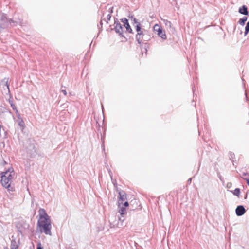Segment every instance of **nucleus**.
Returning a JSON list of instances; mask_svg holds the SVG:
<instances>
[{
  "label": "nucleus",
  "mask_w": 249,
  "mask_h": 249,
  "mask_svg": "<svg viewBox=\"0 0 249 249\" xmlns=\"http://www.w3.org/2000/svg\"><path fill=\"white\" fill-rule=\"evenodd\" d=\"M10 105L11 106L12 104H14L12 102L10 101Z\"/></svg>",
  "instance_id": "f704fd0d"
},
{
  "label": "nucleus",
  "mask_w": 249,
  "mask_h": 249,
  "mask_svg": "<svg viewBox=\"0 0 249 249\" xmlns=\"http://www.w3.org/2000/svg\"><path fill=\"white\" fill-rule=\"evenodd\" d=\"M8 21H9L10 24H12V23H15L12 19H9L8 20Z\"/></svg>",
  "instance_id": "a878e982"
},
{
  "label": "nucleus",
  "mask_w": 249,
  "mask_h": 249,
  "mask_svg": "<svg viewBox=\"0 0 249 249\" xmlns=\"http://www.w3.org/2000/svg\"><path fill=\"white\" fill-rule=\"evenodd\" d=\"M102 111L103 112L104 107H103V105H102Z\"/></svg>",
  "instance_id": "2f4dec72"
},
{
  "label": "nucleus",
  "mask_w": 249,
  "mask_h": 249,
  "mask_svg": "<svg viewBox=\"0 0 249 249\" xmlns=\"http://www.w3.org/2000/svg\"><path fill=\"white\" fill-rule=\"evenodd\" d=\"M122 204H118V207L119 209L118 212L120 213L122 217L124 214V211L125 210V207L123 205H121Z\"/></svg>",
  "instance_id": "9d476101"
},
{
  "label": "nucleus",
  "mask_w": 249,
  "mask_h": 249,
  "mask_svg": "<svg viewBox=\"0 0 249 249\" xmlns=\"http://www.w3.org/2000/svg\"><path fill=\"white\" fill-rule=\"evenodd\" d=\"M121 205H123L124 207H128L129 206V203L127 201H125L124 203H123V204Z\"/></svg>",
  "instance_id": "412c9836"
},
{
  "label": "nucleus",
  "mask_w": 249,
  "mask_h": 249,
  "mask_svg": "<svg viewBox=\"0 0 249 249\" xmlns=\"http://www.w3.org/2000/svg\"><path fill=\"white\" fill-rule=\"evenodd\" d=\"M39 218L37 221V230L41 233H44L46 235H52L51 220L49 216L46 213L44 209L40 208L39 210Z\"/></svg>",
  "instance_id": "f257e3e1"
},
{
  "label": "nucleus",
  "mask_w": 249,
  "mask_h": 249,
  "mask_svg": "<svg viewBox=\"0 0 249 249\" xmlns=\"http://www.w3.org/2000/svg\"><path fill=\"white\" fill-rule=\"evenodd\" d=\"M14 172V169L12 167L9 168L5 172L1 173V183L2 185L6 188H8L12 182L13 178L12 173Z\"/></svg>",
  "instance_id": "7ed1b4c3"
},
{
  "label": "nucleus",
  "mask_w": 249,
  "mask_h": 249,
  "mask_svg": "<svg viewBox=\"0 0 249 249\" xmlns=\"http://www.w3.org/2000/svg\"><path fill=\"white\" fill-rule=\"evenodd\" d=\"M18 246L16 245V243L15 241L12 240L11 244V249H17Z\"/></svg>",
  "instance_id": "f3484780"
},
{
  "label": "nucleus",
  "mask_w": 249,
  "mask_h": 249,
  "mask_svg": "<svg viewBox=\"0 0 249 249\" xmlns=\"http://www.w3.org/2000/svg\"><path fill=\"white\" fill-rule=\"evenodd\" d=\"M135 28L137 32L136 39L140 45L146 43V42L150 39L151 36L147 30L142 28L140 23L136 25Z\"/></svg>",
  "instance_id": "f03ea898"
},
{
  "label": "nucleus",
  "mask_w": 249,
  "mask_h": 249,
  "mask_svg": "<svg viewBox=\"0 0 249 249\" xmlns=\"http://www.w3.org/2000/svg\"><path fill=\"white\" fill-rule=\"evenodd\" d=\"M246 180H247V183L248 185L249 186V178L246 179Z\"/></svg>",
  "instance_id": "c756f323"
},
{
  "label": "nucleus",
  "mask_w": 249,
  "mask_h": 249,
  "mask_svg": "<svg viewBox=\"0 0 249 249\" xmlns=\"http://www.w3.org/2000/svg\"><path fill=\"white\" fill-rule=\"evenodd\" d=\"M247 19L248 18L247 17H243L242 18L239 20L238 23L241 25L243 26L245 25L246 21L247 20Z\"/></svg>",
  "instance_id": "ddd939ff"
},
{
  "label": "nucleus",
  "mask_w": 249,
  "mask_h": 249,
  "mask_svg": "<svg viewBox=\"0 0 249 249\" xmlns=\"http://www.w3.org/2000/svg\"><path fill=\"white\" fill-rule=\"evenodd\" d=\"M230 159L233 158V156H234V154H233L232 152H231L230 153Z\"/></svg>",
  "instance_id": "bb28decb"
},
{
  "label": "nucleus",
  "mask_w": 249,
  "mask_h": 249,
  "mask_svg": "<svg viewBox=\"0 0 249 249\" xmlns=\"http://www.w3.org/2000/svg\"><path fill=\"white\" fill-rule=\"evenodd\" d=\"M113 12V8H109V13L107 15L106 18L104 19V20L107 22V23L108 21L110 20V18H111V14Z\"/></svg>",
  "instance_id": "9b49d317"
},
{
  "label": "nucleus",
  "mask_w": 249,
  "mask_h": 249,
  "mask_svg": "<svg viewBox=\"0 0 249 249\" xmlns=\"http://www.w3.org/2000/svg\"><path fill=\"white\" fill-rule=\"evenodd\" d=\"M61 92L64 94V95H67V91L65 89H61Z\"/></svg>",
  "instance_id": "b1692460"
},
{
  "label": "nucleus",
  "mask_w": 249,
  "mask_h": 249,
  "mask_svg": "<svg viewBox=\"0 0 249 249\" xmlns=\"http://www.w3.org/2000/svg\"><path fill=\"white\" fill-rule=\"evenodd\" d=\"M118 220L119 221L121 222H123V221H124V219H122L121 217H119L118 218Z\"/></svg>",
  "instance_id": "cd10ccee"
},
{
  "label": "nucleus",
  "mask_w": 249,
  "mask_h": 249,
  "mask_svg": "<svg viewBox=\"0 0 249 249\" xmlns=\"http://www.w3.org/2000/svg\"><path fill=\"white\" fill-rule=\"evenodd\" d=\"M114 29L116 34H118L119 36L124 37V36L123 35V30L122 25L119 22L117 18H114Z\"/></svg>",
  "instance_id": "39448f33"
},
{
  "label": "nucleus",
  "mask_w": 249,
  "mask_h": 249,
  "mask_svg": "<svg viewBox=\"0 0 249 249\" xmlns=\"http://www.w3.org/2000/svg\"><path fill=\"white\" fill-rule=\"evenodd\" d=\"M19 120V121L18 122L19 126H20L22 129L25 128V123L21 118V116L20 115L19 118H18Z\"/></svg>",
  "instance_id": "f8f14e48"
},
{
  "label": "nucleus",
  "mask_w": 249,
  "mask_h": 249,
  "mask_svg": "<svg viewBox=\"0 0 249 249\" xmlns=\"http://www.w3.org/2000/svg\"><path fill=\"white\" fill-rule=\"evenodd\" d=\"M11 107L12 108V109L15 111V113L16 114V115H17V117H18V118H19L20 114H19L18 111V109H17L16 106L14 104H12Z\"/></svg>",
  "instance_id": "4468645a"
},
{
  "label": "nucleus",
  "mask_w": 249,
  "mask_h": 249,
  "mask_svg": "<svg viewBox=\"0 0 249 249\" xmlns=\"http://www.w3.org/2000/svg\"><path fill=\"white\" fill-rule=\"evenodd\" d=\"M37 249H43L40 243H38L37 246Z\"/></svg>",
  "instance_id": "5701e85b"
},
{
  "label": "nucleus",
  "mask_w": 249,
  "mask_h": 249,
  "mask_svg": "<svg viewBox=\"0 0 249 249\" xmlns=\"http://www.w3.org/2000/svg\"><path fill=\"white\" fill-rule=\"evenodd\" d=\"M153 29L155 32H157L158 36L161 37L162 40L166 39L167 36L165 32L163 30L162 28L160 26L156 24L154 26Z\"/></svg>",
  "instance_id": "20e7f679"
},
{
  "label": "nucleus",
  "mask_w": 249,
  "mask_h": 249,
  "mask_svg": "<svg viewBox=\"0 0 249 249\" xmlns=\"http://www.w3.org/2000/svg\"><path fill=\"white\" fill-rule=\"evenodd\" d=\"M4 249H8V247H4Z\"/></svg>",
  "instance_id": "c9c22d12"
},
{
  "label": "nucleus",
  "mask_w": 249,
  "mask_h": 249,
  "mask_svg": "<svg viewBox=\"0 0 249 249\" xmlns=\"http://www.w3.org/2000/svg\"><path fill=\"white\" fill-rule=\"evenodd\" d=\"M6 164V162L5 161H3V165H5Z\"/></svg>",
  "instance_id": "473e14b6"
},
{
  "label": "nucleus",
  "mask_w": 249,
  "mask_h": 249,
  "mask_svg": "<svg viewBox=\"0 0 249 249\" xmlns=\"http://www.w3.org/2000/svg\"><path fill=\"white\" fill-rule=\"evenodd\" d=\"M247 175V173H243V175L244 176H246Z\"/></svg>",
  "instance_id": "7c9ffc66"
},
{
  "label": "nucleus",
  "mask_w": 249,
  "mask_h": 249,
  "mask_svg": "<svg viewBox=\"0 0 249 249\" xmlns=\"http://www.w3.org/2000/svg\"><path fill=\"white\" fill-rule=\"evenodd\" d=\"M191 180H192V178H190L188 180V183H191Z\"/></svg>",
  "instance_id": "c85d7f7f"
},
{
  "label": "nucleus",
  "mask_w": 249,
  "mask_h": 249,
  "mask_svg": "<svg viewBox=\"0 0 249 249\" xmlns=\"http://www.w3.org/2000/svg\"><path fill=\"white\" fill-rule=\"evenodd\" d=\"M119 196L118 203L123 204V203L126 200V194L124 191H121L119 192Z\"/></svg>",
  "instance_id": "0eeeda50"
},
{
  "label": "nucleus",
  "mask_w": 249,
  "mask_h": 249,
  "mask_svg": "<svg viewBox=\"0 0 249 249\" xmlns=\"http://www.w3.org/2000/svg\"><path fill=\"white\" fill-rule=\"evenodd\" d=\"M131 18L133 20L134 24H136L137 25L138 23H140L139 22H138L137 20L135 18L133 17V16H132Z\"/></svg>",
  "instance_id": "4be33fe9"
},
{
  "label": "nucleus",
  "mask_w": 249,
  "mask_h": 249,
  "mask_svg": "<svg viewBox=\"0 0 249 249\" xmlns=\"http://www.w3.org/2000/svg\"><path fill=\"white\" fill-rule=\"evenodd\" d=\"M165 24L166 26L171 27V22L170 21L167 20H164Z\"/></svg>",
  "instance_id": "aec40b11"
},
{
  "label": "nucleus",
  "mask_w": 249,
  "mask_h": 249,
  "mask_svg": "<svg viewBox=\"0 0 249 249\" xmlns=\"http://www.w3.org/2000/svg\"><path fill=\"white\" fill-rule=\"evenodd\" d=\"M249 32V21L247 23L245 27V36L247 35L248 33Z\"/></svg>",
  "instance_id": "a211bd4d"
},
{
  "label": "nucleus",
  "mask_w": 249,
  "mask_h": 249,
  "mask_svg": "<svg viewBox=\"0 0 249 249\" xmlns=\"http://www.w3.org/2000/svg\"><path fill=\"white\" fill-rule=\"evenodd\" d=\"M238 12L240 14L247 16L249 15L247 7L243 5L239 8Z\"/></svg>",
  "instance_id": "6e6552de"
},
{
  "label": "nucleus",
  "mask_w": 249,
  "mask_h": 249,
  "mask_svg": "<svg viewBox=\"0 0 249 249\" xmlns=\"http://www.w3.org/2000/svg\"><path fill=\"white\" fill-rule=\"evenodd\" d=\"M232 193L236 196H239L240 193V190L239 188H236L233 192Z\"/></svg>",
  "instance_id": "dca6fc26"
},
{
  "label": "nucleus",
  "mask_w": 249,
  "mask_h": 249,
  "mask_svg": "<svg viewBox=\"0 0 249 249\" xmlns=\"http://www.w3.org/2000/svg\"><path fill=\"white\" fill-rule=\"evenodd\" d=\"M8 78L5 77L0 81L1 85L6 87L8 92H9V85L8 84Z\"/></svg>",
  "instance_id": "1a4fd4ad"
},
{
  "label": "nucleus",
  "mask_w": 249,
  "mask_h": 249,
  "mask_svg": "<svg viewBox=\"0 0 249 249\" xmlns=\"http://www.w3.org/2000/svg\"><path fill=\"white\" fill-rule=\"evenodd\" d=\"M247 194H246V196H245L244 198H245V199H246V198H247Z\"/></svg>",
  "instance_id": "72a5a7b5"
},
{
  "label": "nucleus",
  "mask_w": 249,
  "mask_h": 249,
  "mask_svg": "<svg viewBox=\"0 0 249 249\" xmlns=\"http://www.w3.org/2000/svg\"><path fill=\"white\" fill-rule=\"evenodd\" d=\"M246 213V209L243 205L238 206L235 209L236 214L238 216H241Z\"/></svg>",
  "instance_id": "423d86ee"
},
{
  "label": "nucleus",
  "mask_w": 249,
  "mask_h": 249,
  "mask_svg": "<svg viewBox=\"0 0 249 249\" xmlns=\"http://www.w3.org/2000/svg\"><path fill=\"white\" fill-rule=\"evenodd\" d=\"M100 24H101V25H102V21H101V22H100Z\"/></svg>",
  "instance_id": "e433bc0d"
},
{
  "label": "nucleus",
  "mask_w": 249,
  "mask_h": 249,
  "mask_svg": "<svg viewBox=\"0 0 249 249\" xmlns=\"http://www.w3.org/2000/svg\"><path fill=\"white\" fill-rule=\"evenodd\" d=\"M121 22L124 23V26L126 24L128 23V20L126 18H123L121 19Z\"/></svg>",
  "instance_id": "6ab92c4d"
},
{
  "label": "nucleus",
  "mask_w": 249,
  "mask_h": 249,
  "mask_svg": "<svg viewBox=\"0 0 249 249\" xmlns=\"http://www.w3.org/2000/svg\"><path fill=\"white\" fill-rule=\"evenodd\" d=\"M125 28L126 29V31L129 33H133L132 29H131L129 23L124 25Z\"/></svg>",
  "instance_id": "2eb2a0df"
},
{
  "label": "nucleus",
  "mask_w": 249,
  "mask_h": 249,
  "mask_svg": "<svg viewBox=\"0 0 249 249\" xmlns=\"http://www.w3.org/2000/svg\"><path fill=\"white\" fill-rule=\"evenodd\" d=\"M108 172H109V174L110 177H111V178H112V172H111V170H109L108 171Z\"/></svg>",
  "instance_id": "393cba45"
}]
</instances>
